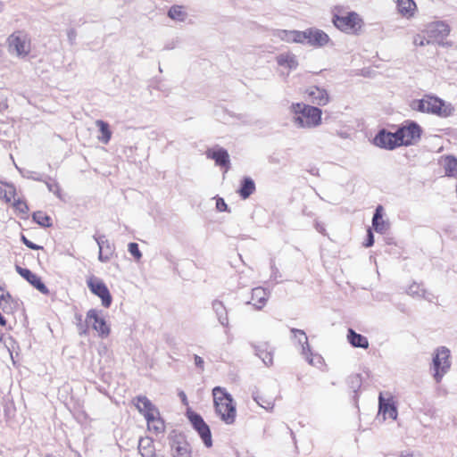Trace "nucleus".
<instances>
[{
  "label": "nucleus",
  "instance_id": "36",
  "mask_svg": "<svg viewBox=\"0 0 457 457\" xmlns=\"http://www.w3.org/2000/svg\"><path fill=\"white\" fill-rule=\"evenodd\" d=\"M187 417L195 431L207 424L203 417L194 411L188 410L187 411Z\"/></svg>",
  "mask_w": 457,
  "mask_h": 457
},
{
  "label": "nucleus",
  "instance_id": "64",
  "mask_svg": "<svg viewBox=\"0 0 457 457\" xmlns=\"http://www.w3.org/2000/svg\"><path fill=\"white\" fill-rule=\"evenodd\" d=\"M5 4L4 2L0 1V12H4Z\"/></svg>",
  "mask_w": 457,
  "mask_h": 457
},
{
  "label": "nucleus",
  "instance_id": "22",
  "mask_svg": "<svg viewBox=\"0 0 457 457\" xmlns=\"http://www.w3.org/2000/svg\"><path fill=\"white\" fill-rule=\"evenodd\" d=\"M255 189L256 187L254 180L252 178L245 176L243 177V179L240 180L239 187L237 190V193L239 195L241 199L245 200L253 194Z\"/></svg>",
  "mask_w": 457,
  "mask_h": 457
},
{
  "label": "nucleus",
  "instance_id": "7",
  "mask_svg": "<svg viewBox=\"0 0 457 457\" xmlns=\"http://www.w3.org/2000/svg\"><path fill=\"white\" fill-rule=\"evenodd\" d=\"M8 48L10 53H15L19 57H26L30 52V39L22 31H16L11 34L8 38Z\"/></svg>",
  "mask_w": 457,
  "mask_h": 457
},
{
  "label": "nucleus",
  "instance_id": "5",
  "mask_svg": "<svg viewBox=\"0 0 457 457\" xmlns=\"http://www.w3.org/2000/svg\"><path fill=\"white\" fill-rule=\"evenodd\" d=\"M396 135L401 146H409L415 145L420 139L422 129L416 121L408 120L397 128Z\"/></svg>",
  "mask_w": 457,
  "mask_h": 457
},
{
  "label": "nucleus",
  "instance_id": "52",
  "mask_svg": "<svg viewBox=\"0 0 457 457\" xmlns=\"http://www.w3.org/2000/svg\"><path fill=\"white\" fill-rule=\"evenodd\" d=\"M374 235L371 228H368L366 239L363 243V246L366 248L371 247L374 245Z\"/></svg>",
  "mask_w": 457,
  "mask_h": 457
},
{
  "label": "nucleus",
  "instance_id": "37",
  "mask_svg": "<svg viewBox=\"0 0 457 457\" xmlns=\"http://www.w3.org/2000/svg\"><path fill=\"white\" fill-rule=\"evenodd\" d=\"M32 219L37 224L43 228H50L52 226L50 216H48L42 211L35 212L32 214Z\"/></svg>",
  "mask_w": 457,
  "mask_h": 457
},
{
  "label": "nucleus",
  "instance_id": "58",
  "mask_svg": "<svg viewBox=\"0 0 457 457\" xmlns=\"http://www.w3.org/2000/svg\"><path fill=\"white\" fill-rule=\"evenodd\" d=\"M399 457H416L412 453L403 451L399 453Z\"/></svg>",
  "mask_w": 457,
  "mask_h": 457
},
{
  "label": "nucleus",
  "instance_id": "47",
  "mask_svg": "<svg viewBox=\"0 0 457 457\" xmlns=\"http://www.w3.org/2000/svg\"><path fill=\"white\" fill-rule=\"evenodd\" d=\"M147 422V425H150L151 422L154 421L156 418L160 416L159 410L155 408V411H147L142 413Z\"/></svg>",
  "mask_w": 457,
  "mask_h": 457
},
{
  "label": "nucleus",
  "instance_id": "18",
  "mask_svg": "<svg viewBox=\"0 0 457 457\" xmlns=\"http://www.w3.org/2000/svg\"><path fill=\"white\" fill-rule=\"evenodd\" d=\"M306 95L310 101L317 105L324 106L329 102L328 91L322 87L312 86L306 89Z\"/></svg>",
  "mask_w": 457,
  "mask_h": 457
},
{
  "label": "nucleus",
  "instance_id": "48",
  "mask_svg": "<svg viewBox=\"0 0 457 457\" xmlns=\"http://www.w3.org/2000/svg\"><path fill=\"white\" fill-rule=\"evenodd\" d=\"M432 41L430 40V38H426L424 36L422 35H416L414 37H413V44L417 46H424L426 45H429L431 44Z\"/></svg>",
  "mask_w": 457,
  "mask_h": 457
},
{
  "label": "nucleus",
  "instance_id": "14",
  "mask_svg": "<svg viewBox=\"0 0 457 457\" xmlns=\"http://www.w3.org/2000/svg\"><path fill=\"white\" fill-rule=\"evenodd\" d=\"M206 156L215 162L217 166L225 168V170H228L230 168V159L228 151L223 147L209 148L206 151Z\"/></svg>",
  "mask_w": 457,
  "mask_h": 457
},
{
  "label": "nucleus",
  "instance_id": "55",
  "mask_svg": "<svg viewBox=\"0 0 457 457\" xmlns=\"http://www.w3.org/2000/svg\"><path fill=\"white\" fill-rule=\"evenodd\" d=\"M67 36L70 43L73 45L77 37L76 30L74 29H70L67 32Z\"/></svg>",
  "mask_w": 457,
  "mask_h": 457
},
{
  "label": "nucleus",
  "instance_id": "27",
  "mask_svg": "<svg viewBox=\"0 0 457 457\" xmlns=\"http://www.w3.org/2000/svg\"><path fill=\"white\" fill-rule=\"evenodd\" d=\"M252 301L256 310H262L268 301V293L262 287H255L252 290Z\"/></svg>",
  "mask_w": 457,
  "mask_h": 457
},
{
  "label": "nucleus",
  "instance_id": "39",
  "mask_svg": "<svg viewBox=\"0 0 457 457\" xmlns=\"http://www.w3.org/2000/svg\"><path fill=\"white\" fill-rule=\"evenodd\" d=\"M75 320L79 336H87L89 334V321H87V319L83 321L82 315L80 313L75 314Z\"/></svg>",
  "mask_w": 457,
  "mask_h": 457
},
{
  "label": "nucleus",
  "instance_id": "21",
  "mask_svg": "<svg viewBox=\"0 0 457 457\" xmlns=\"http://www.w3.org/2000/svg\"><path fill=\"white\" fill-rule=\"evenodd\" d=\"M384 208L378 205L372 217V228L377 233L384 234L389 228L388 222L383 220Z\"/></svg>",
  "mask_w": 457,
  "mask_h": 457
},
{
  "label": "nucleus",
  "instance_id": "61",
  "mask_svg": "<svg viewBox=\"0 0 457 457\" xmlns=\"http://www.w3.org/2000/svg\"><path fill=\"white\" fill-rule=\"evenodd\" d=\"M6 323H7L6 319L0 312V326L4 327L6 325Z\"/></svg>",
  "mask_w": 457,
  "mask_h": 457
},
{
  "label": "nucleus",
  "instance_id": "6",
  "mask_svg": "<svg viewBox=\"0 0 457 457\" xmlns=\"http://www.w3.org/2000/svg\"><path fill=\"white\" fill-rule=\"evenodd\" d=\"M332 21L341 31L353 35H357L363 24L361 18L355 12H349L344 16L335 14Z\"/></svg>",
  "mask_w": 457,
  "mask_h": 457
},
{
  "label": "nucleus",
  "instance_id": "54",
  "mask_svg": "<svg viewBox=\"0 0 457 457\" xmlns=\"http://www.w3.org/2000/svg\"><path fill=\"white\" fill-rule=\"evenodd\" d=\"M194 360H195V365L199 369L201 370L202 371L204 370V359L197 355V354H195L194 355Z\"/></svg>",
  "mask_w": 457,
  "mask_h": 457
},
{
  "label": "nucleus",
  "instance_id": "51",
  "mask_svg": "<svg viewBox=\"0 0 457 457\" xmlns=\"http://www.w3.org/2000/svg\"><path fill=\"white\" fill-rule=\"evenodd\" d=\"M13 204L20 212L27 213L29 212L28 204L21 199L15 200Z\"/></svg>",
  "mask_w": 457,
  "mask_h": 457
},
{
  "label": "nucleus",
  "instance_id": "9",
  "mask_svg": "<svg viewBox=\"0 0 457 457\" xmlns=\"http://www.w3.org/2000/svg\"><path fill=\"white\" fill-rule=\"evenodd\" d=\"M372 143L376 146L386 150H394L401 146L400 140H398V136L396 135V130L395 132H389L385 129H380L377 133Z\"/></svg>",
  "mask_w": 457,
  "mask_h": 457
},
{
  "label": "nucleus",
  "instance_id": "32",
  "mask_svg": "<svg viewBox=\"0 0 457 457\" xmlns=\"http://www.w3.org/2000/svg\"><path fill=\"white\" fill-rule=\"evenodd\" d=\"M96 125L101 133V136L98 137L99 141L104 144H108L112 137V131L108 122L103 120H97Z\"/></svg>",
  "mask_w": 457,
  "mask_h": 457
},
{
  "label": "nucleus",
  "instance_id": "43",
  "mask_svg": "<svg viewBox=\"0 0 457 457\" xmlns=\"http://www.w3.org/2000/svg\"><path fill=\"white\" fill-rule=\"evenodd\" d=\"M147 428L149 431H153L156 435L162 434L165 430L164 420L159 416L150 425H147Z\"/></svg>",
  "mask_w": 457,
  "mask_h": 457
},
{
  "label": "nucleus",
  "instance_id": "3",
  "mask_svg": "<svg viewBox=\"0 0 457 457\" xmlns=\"http://www.w3.org/2000/svg\"><path fill=\"white\" fill-rule=\"evenodd\" d=\"M410 107L420 112L436 114L441 117H448L452 113L450 105L446 106L444 100L430 95H427L421 99L412 100Z\"/></svg>",
  "mask_w": 457,
  "mask_h": 457
},
{
  "label": "nucleus",
  "instance_id": "38",
  "mask_svg": "<svg viewBox=\"0 0 457 457\" xmlns=\"http://www.w3.org/2000/svg\"><path fill=\"white\" fill-rule=\"evenodd\" d=\"M204 445L210 448L212 446V432L208 424L196 430Z\"/></svg>",
  "mask_w": 457,
  "mask_h": 457
},
{
  "label": "nucleus",
  "instance_id": "40",
  "mask_svg": "<svg viewBox=\"0 0 457 457\" xmlns=\"http://www.w3.org/2000/svg\"><path fill=\"white\" fill-rule=\"evenodd\" d=\"M362 379L360 374H353L348 377L347 384L348 386L353 391L354 397L357 396V391L361 386Z\"/></svg>",
  "mask_w": 457,
  "mask_h": 457
},
{
  "label": "nucleus",
  "instance_id": "34",
  "mask_svg": "<svg viewBox=\"0 0 457 457\" xmlns=\"http://www.w3.org/2000/svg\"><path fill=\"white\" fill-rule=\"evenodd\" d=\"M397 10L403 16H411L416 8V4L413 0H397Z\"/></svg>",
  "mask_w": 457,
  "mask_h": 457
},
{
  "label": "nucleus",
  "instance_id": "15",
  "mask_svg": "<svg viewBox=\"0 0 457 457\" xmlns=\"http://www.w3.org/2000/svg\"><path fill=\"white\" fill-rule=\"evenodd\" d=\"M173 457H191V448L182 435H176L170 438Z\"/></svg>",
  "mask_w": 457,
  "mask_h": 457
},
{
  "label": "nucleus",
  "instance_id": "28",
  "mask_svg": "<svg viewBox=\"0 0 457 457\" xmlns=\"http://www.w3.org/2000/svg\"><path fill=\"white\" fill-rule=\"evenodd\" d=\"M443 167L445 176L457 177V158L455 156L449 154L443 157Z\"/></svg>",
  "mask_w": 457,
  "mask_h": 457
},
{
  "label": "nucleus",
  "instance_id": "50",
  "mask_svg": "<svg viewBox=\"0 0 457 457\" xmlns=\"http://www.w3.org/2000/svg\"><path fill=\"white\" fill-rule=\"evenodd\" d=\"M21 240L28 248H29L31 250L43 249V246L38 245L33 243L32 241L29 240L24 235H21Z\"/></svg>",
  "mask_w": 457,
  "mask_h": 457
},
{
  "label": "nucleus",
  "instance_id": "33",
  "mask_svg": "<svg viewBox=\"0 0 457 457\" xmlns=\"http://www.w3.org/2000/svg\"><path fill=\"white\" fill-rule=\"evenodd\" d=\"M41 182L46 184L49 192H52L60 200H63L60 186L54 179L45 174Z\"/></svg>",
  "mask_w": 457,
  "mask_h": 457
},
{
  "label": "nucleus",
  "instance_id": "57",
  "mask_svg": "<svg viewBox=\"0 0 457 457\" xmlns=\"http://www.w3.org/2000/svg\"><path fill=\"white\" fill-rule=\"evenodd\" d=\"M314 227H315L316 230H317L319 233H320V234H322V235H325V233H326V228H325V227H324V225H323L322 223H320V221H318V220H315Z\"/></svg>",
  "mask_w": 457,
  "mask_h": 457
},
{
  "label": "nucleus",
  "instance_id": "17",
  "mask_svg": "<svg viewBox=\"0 0 457 457\" xmlns=\"http://www.w3.org/2000/svg\"><path fill=\"white\" fill-rule=\"evenodd\" d=\"M378 413L383 415L384 420H386V415L392 420H396L398 415L397 407L393 399L385 398L382 393L378 396Z\"/></svg>",
  "mask_w": 457,
  "mask_h": 457
},
{
  "label": "nucleus",
  "instance_id": "49",
  "mask_svg": "<svg viewBox=\"0 0 457 457\" xmlns=\"http://www.w3.org/2000/svg\"><path fill=\"white\" fill-rule=\"evenodd\" d=\"M216 209L218 212H230V209L222 197L216 196Z\"/></svg>",
  "mask_w": 457,
  "mask_h": 457
},
{
  "label": "nucleus",
  "instance_id": "23",
  "mask_svg": "<svg viewBox=\"0 0 457 457\" xmlns=\"http://www.w3.org/2000/svg\"><path fill=\"white\" fill-rule=\"evenodd\" d=\"M274 36L287 43L302 44V31L301 30L278 29L274 33Z\"/></svg>",
  "mask_w": 457,
  "mask_h": 457
},
{
  "label": "nucleus",
  "instance_id": "30",
  "mask_svg": "<svg viewBox=\"0 0 457 457\" xmlns=\"http://www.w3.org/2000/svg\"><path fill=\"white\" fill-rule=\"evenodd\" d=\"M138 451L142 457H154V447L153 440L149 437L140 438L138 442Z\"/></svg>",
  "mask_w": 457,
  "mask_h": 457
},
{
  "label": "nucleus",
  "instance_id": "2",
  "mask_svg": "<svg viewBox=\"0 0 457 457\" xmlns=\"http://www.w3.org/2000/svg\"><path fill=\"white\" fill-rule=\"evenodd\" d=\"M213 403L216 413L220 420L228 425H231L236 420V405L230 394L220 386L212 389Z\"/></svg>",
  "mask_w": 457,
  "mask_h": 457
},
{
  "label": "nucleus",
  "instance_id": "42",
  "mask_svg": "<svg viewBox=\"0 0 457 457\" xmlns=\"http://www.w3.org/2000/svg\"><path fill=\"white\" fill-rule=\"evenodd\" d=\"M17 170H19L20 174L28 179L35 180V181H41L43 179V177L45 174L39 173L37 171L25 170V169H20L16 166Z\"/></svg>",
  "mask_w": 457,
  "mask_h": 457
},
{
  "label": "nucleus",
  "instance_id": "11",
  "mask_svg": "<svg viewBox=\"0 0 457 457\" xmlns=\"http://www.w3.org/2000/svg\"><path fill=\"white\" fill-rule=\"evenodd\" d=\"M99 312L96 309H90L87 312V321H89L100 337L105 338L110 335V327L106 320L99 315Z\"/></svg>",
  "mask_w": 457,
  "mask_h": 457
},
{
  "label": "nucleus",
  "instance_id": "45",
  "mask_svg": "<svg viewBox=\"0 0 457 457\" xmlns=\"http://www.w3.org/2000/svg\"><path fill=\"white\" fill-rule=\"evenodd\" d=\"M129 253L135 258V260L139 261L142 258V253L139 250L138 244L131 242L128 245Z\"/></svg>",
  "mask_w": 457,
  "mask_h": 457
},
{
  "label": "nucleus",
  "instance_id": "35",
  "mask_svg": "<svg viewBox=\"0 0 457 457\" xmlns=\"http://www.w3.org/2000/svg\"><path fill=\"white\" fill-rule=\"evenodd\" d=\"M134 401L135 405L140 413L147 411H155V405L145 395H137Z\"/></svg>",
  "mask_w": 457,
  "mask_h": 457
},
{
  "label": "nucleus",
  "instance_id": "26",
  "mask_svg": "<svg viewBox=\"0 0 457 457\" xmlns=\"http://www.w3.org/2000/svg\"><path fill=\"white\" fill-rule=\"evenodd\" d=\"M212 307L213 312H215L218 321L220 324L225 328L228 327V311L223 304V303L220 300H214L212 303Z\"/></svg>",
  "mask_w": 457,
  "mask_h": 457
},
{
  "label": "nucleus",
  "instance_id": "44",
  "mask_svg": "<svg viewBox=\"0 0 457 457\" xmlns=\"http://www.w3.org/2000/svg\"><path fill=\"white\" fill-rule=\"evenodd\" d=\"M5 189L4 194L3 195V198L5 200L6 203H10L11 200L14 197L16 194L15 187L12 184L5 183L4 184Z\"/></svg>",
  "mask_w": 457,
  "mask_h": 457
},
{
  "label": "nucleus",
  "instance_id": "8",
  "mask_svg": "<svg viewBox=\"0 0 457 457\" xmlns=\"http://www.w3.org/2000/svg\"><path fill=\"white\" fill-rule=\"evenodd\" d=\"M330 38L327 33L317 28H309L302 31V44L312 47H322L329 42Z\"/></svg>",
  "mask_w": 457,
  "mask_h": 457
},
{
  "label": "nucleus",
  "instance_id": "12",
  "mask_svg": "<svg viewBox=\"0 0 457 457\" xmlns=\"http://www.w3.org/2000/svg\"><path fill=\"white\" fill-rule=\"evenodd\" d=\"M15 270L19 275H21L25 280H27L33 287L38 290L41 294L48 295L50 291L48 287L42 281L41 278L36 273L32 272L27 268H22L19 265H15Z\"/></svg>",
  "mask_w": 457,
  "mask_h": 457
},
{
  "label": "nucleus",
  "instance_id": "31",
  "mask_svg": "<svg viewBox=\"0 0 457 457\" xmlns=\"http://www.w3.org/2000/svg\"><path fill=\"white\" fill-rule=\"evenodd\" d=\"M253 401L262 408L271 411L274 408V400L271 397H265L261 395L258 390H254L252 393Z\"/></svg>",
  "mask_w": 457,
  "mask_h": 457
},
{
  "label": "nucleus",
  "instance_id": "29",
  "mask_svg": "<svg viewBox=\"0 0 457 457\" xmlns=\"http://www.w3.org/2000/svg\"><path fill=\"white\" fill-rule=\"evenodd\" d=\"M279 66L287 67L289 70H295L298 66L296 56L293 54H281L276 58Z\"/></svg>",
  "mask_w": 457,
  "mask_h": 457
},
{
  "label": "nucleus",
  "instance_id": "1",
  "mask_svg": "<svg viewBox=\"0 0 457 457\" xmlns=\"http://www.w3.org/2000/svg\"><path fill=\"white\" fill-rule=\"evenodd\" d=\"M292 122L298 129H314L321 124L322 110L304 103H293L290 106Z\"/></svg>",
  "mask_w": 457,
  "mask_h": 457
},
{
  "label": "nucleus",
  "instance_id": "56",
  "mask_svg": "<svg viewBox=\"0 0 457 457\" xmlns=\"http://www.w3.org/2000/svg\"><path fill=\"white\" fill-rule=\"evenodd\" d=\"M179 44V39H173L170 42L166 43L164 46V50H172L174 49Z\"/></svg>",
  "mask_w": 457,
  "mask_h": 457
},
{
  "label": "nucleus",
  "instance_id": "41",
  "mask_svg": "<svg viewBox=\"0 0 457 457\" xmlns=\"http://www.w3.org/2000/svg\"><path fill=\"white\" fill-rule=\"evenodd\" d=\"M168 16L172 20L183 21L187 17V13L182 11L180 6L173 5L168 11Z\"/></svg>",
  "mask_w": 457,
  "mask_h": 457
},
{
  "label": "nucleus",
  "instance_id": "10",
  "mask_svg": "<svg viewBox=\"0 0 457 457\" xmlns=\"http://www.w3.org/2000/svg\"><path fill=\"white\" fill-rule=\"evenodd\" d=\"M87 284L90 291L101 299L102 305L109 308L112 304V297L107 286L102 280L93 278H89Z\"/></svg>",
  "mask_w": 457,
  "mask_h": 457
},
{
  "label": "nucleus",
  "instance_id": "60",
  "mask_svg": "<svg viewBox=\"0 0 457 457\" xmlns=\"http://www.w3.org/2000/svg\"><path fill=\"white\" fill-rule=\"evenodd\" d=\"M4 184L5 183L0 181V197L1 198H3V195L4 194V189H5Z\"/></svg>",
  "mask_w": 457,
  "mask_h": 457
},
{
  "label": "nucleus",
  "instance_id": "53",
  "mask_svg": "<svg viewBox=\"0 0 457 457\" xmlns=\"http://www.w3.org/2000/svg\"><path fill=\"white\" fill-rule=\"evenodd\" d=\"M270 269H271V275H270V278L275 280L277 283L278 282V278H280L281 275L279 273V270L276 267L274 262L272 261L271 262V265H270Z\"/></svg>",
  "mask_w": 457,
  "mask_h": 457
},
{
  "label": "nucleus",
  "instance_id": "4",
  "mask_svg": "<svg viewBox=\"0 0 457 457\" xmlns=\"http://www.w3.org/2000/svg\"><path fill=\"white\" fill-rule=\"evenodd\" d=\"M450 350L445 346H440L433 353L431 370L432 376L436 383H440L443 377L451 368Z\"/></svg>",
  "mask_w": 457,
  "mask_h": 457
},
{
  "label": "nucleus",
  "instance_id": "24",
  "mask_svg": "<svg viewBox=\"0 0 457 457\" xmlns=\"http://www.w3.org/2000/svg\"><path fill=\"white\" fill-rule=\"evenodd\" d=\"M347 340L353 347L362 349H367L369 347L368 338L361 334L355 332L353 328H348Z\"/></svg>",
  "mask_w": 457,
  "mask_h": 457
},
{
  "label": "nucleus",
  "instance_id": "20",
  "mask_svg": "<svg viewBox=\"0 0 457 457\" xmlns=\"http://www.w3.org/2000/svg\"><path fill=\"white\" fill-rule=\"evenodd\" d=\"M293 337L297 339L298 344L302 346V354L305 356L309 363H312V359L310 358L312 355L310 345L308 343V337L305 332L298 328H291Z\"/></svg>",
  "mask_w": 457,
  "mask_h": 457
},
{
  "label": "nucleus",
  "instance_id": "63",
  "mask_svg": "<svg viewBox=\"0 0 457 457\" xmlns=\"http://www.w3.org/2000/svg\"><path fill=\"white\" fill-rule=\"evenodd\" d=\"M7 104L4 101H0V111L6 108Z\"/></svg>",
  "mask_w": 457,
  "mask_h": 457
},
{
  "label": "nucleus",
  "instance_id": "62",
  "mask_svg": "<svg viewBox=\"0 0 457 457\" xmlns=\"http://www.w3.org/2000/svg\"><path fill=\"white\" fill-rule=\"evenodd\" d=\"M303 214L305 215V216H309V217H312L313 216V213L312 212H308L307 208L304 207L302 211Z\"/></svg>",
  "mask_w": 457,
  "mask_h": 457
},
{
  "label": "nucleus",
  "instance_id": "13",
  "mask_svg": "<svg viewBox=\"0 0 457 457\" xmlns=\"http://www.w3.org/2000/svg\"><path fill=\"white\" fill-rule=\"evenodd\" d=\"M425 32L433 42L443 41L450 33V27L445 21H435L427 26Z\"/></svg>",
  "mask_w": 457,
  "mask_h": 457
},
{
  "label": "nucleus",
  "instance_id": "25",
  "mask_svg": "<svg viewBox=\"0 0 457 457\" xmlns=\"http://www.w3.org/2000/svg\"><path fill=\"white\" fill-rule=\"evenodd\" d=\"M253 346L255 351V355L258 356L266 366L272 365L273 352L271 349H270L269 345L266 343Z\"/></svg>",
  "mask_w": 457,
  "mask_h": 457
},
{
  "label": "nucleus",
  "instance_id": "59",
  "mask_svg": "<svg viewBox=\"0 0 457 457\" xmlns=\"http://www.w3.org/2000/svg\"><path fill=\"white\" fill-rule=\"evenodd\" d=\"M179 397H180L181 401H182L185 404H187V395H186V394H185L183 391H180V392L179 393Z\"/></svg>",
  "mask_w": 457,
  "mask_h": 457
},
{
  "label": "nucleus",
  "instance_id": "46",
  "mask_svg": "<svg viewBox=\"0 0 457 457\" xmlns=\"http://www.w3.org/2000/svg\"><path fill=\"white\" fill-rule=\"evenodd\" d=\"M424 293L425 291L421 289L420 285H418L417 283L411 284L407 289V294L411 296L425 297Z\"/></svg>",
  "mask_w": 457,
  "mask_h": 457
},
{
  "label": "nucleus",
  "instance_id": "19",
  "mask_svg": "<svg viewBox=\"0 0 457 457\" xmlns=\"http://www.w3.org/2000/svg\"><path fill=\"white\" fill-rule=\"evenodd\" d=\"M0 308L4 313H12L19 308L21 303L20 299L12 297L4 288H0Z\"/></svg>",
  "mask_w": 457,
  "mask_h": 457
},
{
  "label": "nucleus",
  "instance_id": "16",
  "mask_svg": "<svg viewBox=\"0 0 457 457\" xmlns=\"http://www.w3.org/2000/svg\"><path fill=\"white\" fill-rule=\"evenodd\" d=\"M93 237L99 247L98 260L101 262H109L114 253L113 245L111 244L108 239H106L104 235H95Z\"/></svg>",
  "mask_w": 457,
  "mask_h": 457
}]
</instances>
